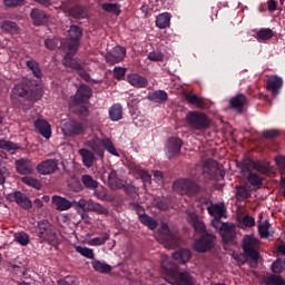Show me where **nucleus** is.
<instances>
[{"instance_id": "nucleus-38", "label": "nucleus", "mask_w": 285, "mask_h": 285, "mask_svg": "<svg viewBox=\"0 0 285 285\" xmlns=\"http://www.w3.org/2000/svg\"><path fill=\"white\" fill-rule=\"evenodd\" d=\"M258 234L263 239L271 237V223L268 220L258 224Z\"/></svg>"}, {"instance_id": "nucleus-44", "label": "nucleus", "mask_w": 285, "mask_h": 285, "mask_svg": "<svg viewBox=\"0 0 285 285\" xmlns=\"http://www.w3.org/2000/svg\"><path fill=\"white\" fill-rule=\"evenodd\" d=\"M273 35L272 29H261L258 32H256V39L257 41H268V39H273Z\"/></svg>"}, {"instance_id": "nucleus-35", "label": "nucleus", "mask_w": 285, "mask_h": 285, "mask_svg": "<svg viewBox=\"0 0 285 285\" xmlns=\"http://www.w3.org/2000/svg\"><path fill=\"white\" fill-rule=\"evenodd\" d=\"M92 268L94 271H96L97 273H110V271H112V267H110V265L106 264V262H100L97 259H94L91 262Z\"/></svg>"}, {"instance_id": "nucleus-19", "label": "nucleus", "mask_w": 285, "mask_h": 285, "mask_svg": "<svg viewBox=\"0 0 285 285\" xmlns=\"http://www.w3.org/2000/svg\"><path fill=\"white\" fill-rule=\"evenodd\" d=\"M57 160L47 159L37 166V170L40 175H52L57 170Z\"/></svg>"}, {"instance_id": "nucleus-20", "label": "nucleus", "mask_w": 285, "mask_h": 285, "mask_svg": "<svg viewBox=\"0 0 285 285\" xmlns=\"http://www.w3.org/2000/svg\"><path fill=\"white\" fill-rule=\"evenodd\" d=\"M127 81L134 88H148V79L144 76H139L138 73L127 75Z\"/></svg>"}, {"instance_id": "nucleus-7", "label": "nucleus", "mask_w": 285, "mask_h": 285, "mask_svg": "<svg viewBox=\"0 0 285 285\" xmlns=\"http://www.w3.org/2000/svg\"><path fill=\"white\" fill-rule=\"evenodd\" d=\"M174 193H178V195H188L193 197V195H197L202 188L197 183L193 181L191 179H178L173 184Z\"/></svg>"}, {"instance_id": "nucleus-14", "label": "nucleus", "mask_w": 285, "mask_h": 285, "mask_svg": "<svg viewBox=\"0 0 285 285\" xmlns=\"http://www.w3.org/2000/svg\"><path fill=\"white\" fill-rule=\"evenodd\" d=\"M90 97H92V89L86 85H81L73 97V104H78V106L88 104Z\"/></svg>"}, {"instance_id": "nucleus-41", "label": "nucleus", "mask_w": 285, "mask_h": 285, "mask_svg": "<svg viewBox=\"0 0 285 285\" xmlns=\"http://www.w3.org/2000/svg\"><path fill=\"white\" fill-rule=\"evenodd\" d=\"M265 285H285L284 278L277 275H269L263 278Z\"/></svg>"}, {"instance_id": "nucleus-36", "label": "nucleus", "mask_w": 285, "mask_h": 285, "mask_svg": "<svg viewBox=\"0 0 285 285\" xmlns=\"http://www.w3.org/2000/svg\"><path fill=\"white\" fill-rule=\"evenodd\" d=\"M138 217L144 226H147L148 228H150V230H155V228H157V220H155L153 217L146 214H138Z\"/></svg>"}, {"instance_id": "nucleus-4", "label": "nucleus", "mask_w": 285, "mask_h": 285, "mask_svg": "<svg viewBox=\"0 0 285 285\" xmlns=\"http://www.w3.org/2000/svg\"><path fill=\"white\" fill-rule=\"evenodd\" d=\"M33 233H36L40 244H57L55 227H52V224L48 219L38 222Z\"/></svg>"}, {"instance_id": "nucleus-63", "label": "nucleus", "mask_w": 285, "mask_h": 285, "mask_svg": "<svg viewBox=\"0 0 285 285\" xmlns=\"http://www.w3.org/2000/svg\"><path fill=\"white\" fill-rule=\"evenodd\" d=\"M4 6L8 8H17V6L23 4V0H3Z\"/></svg>"}, {"instance_id": "nucleus-64", "label": "nucleus", "mask_w": 285, "mask_h": 285, "mask_svg": "<svg viewBox=\"0 0 285 285\" xmlns=\"http://www.w3.org/2000/svg\"><path fill=\"white\" fill-rule=\"evenodd\" d=\"M61 285H75L77 284V277L75 276H67L63 281L60 282Z\"/></svg>"}, {"instance_id": "nucleus-33", "label": "nucleus", "mask_w": 285, "mask_h": 285, "mask_svg": "<svg viewBox=\"0 0 285 285\" xmlns=\"http://www.w3.org/2000/svg\"><path fill=\"white\" fill-rule=\"evenodd\" d=\"M190 257H193L190 249H179L173 254V258L178 264H186V262H190Z\"/></svg>"}, {"instance_id": "nucleus-52", "label": "nucleus", "mask_w": 285, "mask_h": 285, "mask_svg": "<svg viewBox=\"0 0 285 285\" xmlns=\"http://www.w3.org/2000/svg\"><path fill=\"white\" fill-rule=\"evenodd\" d=\"M0 148L2 150H19L20 146L9 140L0 139Z\"/></svg>"}, {"instance_id": "nucleus-8", "label": "nucleus", "mask_w": 285, "mask_h": 285, "mask_svg": "<svg viewBox=\"0 0 285 285\" xmlns=\"http://www.w3.org/2000/svg\"><path fill=\"white\" fill-rule=\"evenodd\" d=\"M243 250L246 259L257 262L259 259V240L255 236H245L243 238Z\"/></svg>"}, {"instance_id": "nucleus-60", "label": "nucleus", "mask_w": 285, "mask_h": 285, "mask_svg": "<svg viewBox=\"0 0 285 285\" xmlns=\"http://www.w3.org/2000/svg\"><path fill=\"white\" fill-rule=\"evenodd\" d=\"M114 77H115V79H118V80L124 79V77H126V68L116 67L114 69Z\"/></svg>"}, {"instance_id": "nucleus-42", "label": "nucleus", "mask_w": 285, "mask_h": 285, "mask_svg": "<svg viewBox=\"0 0 285 285\" xmlns=\"http://www.w3.org/2000/svg\"><path fill=\"white\" fill-rule=\"evenodd\" d=\"M254 169L257 170L258 173H262V175H266L271 173V163L268 161H258V163H253Z\"/></svg>"}, {"instance_id": "nucleus-12", "label": "nucleus", "mask_w": 285, "mask_h": 285, "mask_svg": "<svg viewBox=\"0 0 285 285\" xmlns=\"http://www.w3.org/2000/svg\"><path fill=\"white\" fill-rule=\"evenodd\" d=\"M105 59L109 66H115V63H121L126 59V48L121 46L115 47L111 51L106 53Z\"/></svg>"}, {"instance_id": "nucleus-47", "label": "nucleus", "mask_w": 285, "mask_h": 285, "mask_svg": "<svg viewBox=\"0 0 285 285\" xmlns=\"http://www.w3.org/2000/svg\"><path fill=\"white\" fill-rule=\"evenodd\" d=\"M59 43L62 46V48H68L67 46L63 45V43H66V40L61 41L57 38L45 40V46H46V48H48V50H55V48H57L59 46Z\"/></svg>"}, {"instance_id": "nucleus-18", "label": "nucleus", "mask_w": 285, "mask_h": 285, "mask_svg": "<svg viewBox=\"0 0 285 285\" xmlns=\"http://www.w3.org/2000/svg\"><path fill=\"white\" fill-rule=\"evenodd\" d=\"M282 86H284V80L281 77L272 76L267 79V90H271L272 97H277L279 95V90H282Z\"/></svg>"}, {"instance_id": "nucleus-37", "label": "nucleus", "mask_w": 285, "mask_h": 285, "mask_svg": "<svg viewBox=\"0 0 285 285\" xmlns=\"http://www.w3.org/2000/svg\"><path fill=\"white\" fill-rule=\"evenodd\" d=\"M92 213H97L98 215H108V208L102 206L99 203H95L92 199H89V209Z\"/></svg>"}, {"instance_id": "nucleus-27", "label": "nucleus", "mask_w": 285, "mask_h": 285, "mask_svg": "<svg viewBox=\"0 0 285 285\" xmlns=\"http://www.w3.org/2000/svg\"><path fill=\"white\" fill-rule=\"evenodd\" d=\"M52 204L56 210H70L72 208V203L60 196H53Z\"/></svg>"}, {"instance_id": "nucleus-26", "label": "nucleus", "mask_w": 285, "mask_h": 285, "mask_svg": "<svg viewBox=\"0 0 285 285\" xmlns=\"http://www.w3.org/2000/svg\"><path fill=\"white\" fill-rule=\"evenodd\" d=\"M13 199L18 204V206H20L21 208H24L27 210L32 208V200L21 191H16L13 194Z\"/></svg>"}, {"instance_id": "nucleus-51", "label": "nucleus", "mask_w": 285, "mask_h": 285, "mask_svg": "<svg viewBox=\"0 0 285 285\" xmlns=\"http://www.w3.org/2000/svg\"><path fill=\"white\" fill-rule=\"evenodd\" d=\"M22 184H26L27 186H31V188H36L39 190L41 188V183H39L36 178H32L30 176H24L21 178Z\"/></svg>"}, {"instance_id": "nucleus-58", "label": "nucleus", "mask_w": 285, "mask_h": 285, "mask_svg": "<svg viewBox=\"0 0 285 285\" xmlns=\"http://www.w3.org/2000/svg\"><path fill=\"white\" fill-rule=\"evenodd\" d=\"M95 196L97 197V199H100L101 202H115V197L106 194V191L96 190Z\"/></svg>"}, {"instance_id": "nucleus-16", "label": "nucleus", "mask_w": 285, "mask_h": 285, "mask_svg": "<svg viewBox=\"0 0 285 285\" xmlns=\"http://www.w3.org/2000/svg\"><path fill=\"white\" fill-rule=\"evenodd\" d=\"M208 214L220 222L222 217H226V205L224 203H216L207 206Z\"/></svg>"}, {"instance_id": "nucleus-30", "label": "nucleus", "mask_w": 285, "mask_h": 285, "mask_svg": "<svg viewBox=\"0 0 285 285\" xmlns=\"http://www.w3.org/2000/svg\"><path fill=\"white\" fill-rule=\"evenodd\" d=\"M173 16L168 12L160 13L156 17V27L160 30H165V28H170V19Z\"/></svg>"}, {"instance_id": "nucleus-57", "label": "nucleus", "mask_w": 285, "mask_h": 285, "mask_svg": "<svg viewBox=\"0 0 285 285\" xmlns=\"http://www.w3.org/2000/svg\"><path fill=\"white\" fill-rule=\"evenodd\" d=\"M249 195H250V193L248 191V189H246V187H238L236 189V197L240 202L244 200V199H248Z\"/></svg>"}, {"instance_id": "nucleus-46", "label": "nucleus", "mask_w": 285, "mask_h": 285, "mask_svg": "<svg viewBox=\"0 0 285 285\" xmlns=\"http://www.w3.org/2000/svg\"><path fill=\"white\" fill-rule=\"evenodd\" d=\"M14 242H18L20 246H28V244H30V236L24 232L16 233Z\"/></svg>"}, {"instance_id": "nucleus-24", "label": "nucleus", "mask_w": 285, "mask_h": 285, "mask_svg": "<svg viewBox=\"0 0 285 285\" xmlns=\"http://www.w3.org/2000/svg\"><path fill=\"white\" fill-rule=\"evenodd\" d=\"M129 170L135 177L142 179L144 184H150L153 176L148 171L144 170L139 165H130Z\"/></svg>"}, {"instance_id": "nucleus-22", "label": "nucleus", "mask_w": 285, "mask_h": 285, "mask_svg": "<svg viewBox=\"0 0 285 285\" xmlns=\"http://www.w3.org/2000/svg\"><path fill=\"white\" fill-rule=\"evenodd\" d=\"M86 146L94 150L98 157H101L104 159V139H100L99 137H94L89 140H87Z\"/></svg>"}, {"instance_id": "nucleus-6", "label": "nucleus", "mask_w": 285, "mask_h": 285, "mask_svg": "<svg viewBox=\"0 0 285 285\" xmlns=\"http://www.w3.org/2000/svg\"><path fill=\"white\" fill-rule=\"evenodd\" d=\"M11 97L12 99H17V97H26L27 99L37 101L38 99H41V89L37 86H30L29 81L24 80L13 87Z\"/></svg>"}, {"instance_id": "nucleus-2", "label": "nucleus", "mask_w": 285, "mask_h": 285, "mask_svg": "<svg viewBox=\"0 0 285 285\" xmlns=\"http://www.w3.org/2000/svg\"><path fill=\"white\" fill-rule=\"evenodd\" d=\"M187 220L194 227L195 233L202 235L199 239H197L194 244L195 250L197 253H208L215 246V235L206 232V224L204 220L199 219L197 216V212H191L187 209Z\"/></svg>"}, {"instance_id": "nucleus-3", "label": "nucleus", "mask_w": 285, "mask_h": 285, "mask_svg": "<svg viewBox=\"0 0 285 285\" xmlns=\"http://www.w3.org/2000/svg\"><path fill=\"white\" fill-rule=\"evenodd\" d=\"M161 268L174 279V285H195V278L186 271H179L177 265L170 262V257H161Z\"/></svg>"}, {"instance_id": "nucleus-9", "label": "nucleus", "mask_w": 285, "mask_h": 285, "mask_svg": "<svg viewBox=\"0 0 285 285\" xmlns=\"http://www.w3.org/2000/svg\"><path fill=\"white\" fill-rule=\"evenodd\" d=\"M158 242L165 244L167 248H175L179 245L177 234H174L166 223H163L159 228Z\"/></svg>"}, {"instance_id": "nucleus-13", "label": "nucleus", "mask_w": 285, "mask_h": 285, "mask_svg": "<svg viewBox=\"0 0 285 285\" xmlns=\"http://www.w3.org/2000/svg\"><path fill=\"white\" fill-rule=\"evenodd\" d=\"M107 184L111 190H119L126 186V176H122L119 171L111 170L108 174Z\"/></svg>"}, {"instance_id": "nucleus-61", "label": "nucleus", "mask_w": 285, "mask_h": 285, "mask_svg": "<svg viewBox=\"0 0 285 285\" xmlns=\"http://www.w3.org/2000/svg\"><path fill=\"white\" fill-rule=\"evenodd\" d=\"M76 112H78V115H81L82 117H88L89 115L88 107H86L83 104H76Z\"/></svg>"}, {"instance_id": "nucleus-45", "label": "nucleus", "mask_w": 285, "mask_h": 285, "mask_svg": "<svg viewBox=\"0 0 285 285\" xmlns=\"http://www.w3.org/2000/svg\"><path fill=\"white\" fill-rule=\"evenodd\" d=\"M102 148H105V150H108L110 155H114V157H119V153H117V148H115V144H112V140H110V138L102 139Z\"/></svg>"}, {"instance_id": "nucleus-17", "label": "nucleus", "mask_w": 285, "mask_h": 285, "mask_svg": "<svg viewBox=\"0 0 285 285\" xmlns=\"http://www.w3.org/2000/svg\"><path fill=\"white\" fill-rule=\"evenodd\" d=\"M16 170L19 175H32L35 165L26 158H20L16 161Z\"/></svg>"}, {"instance_id": "nucleus-25", "label": "nucleus", "mask_w": 285, "mask_h": 285, "mask_svg": "<svg viewBox=\"0 0 285 285\" xmlns=\"http://www.w3.org/2000/svg\"><path fill=\"white\" fill-rule=\"evenodd\" d=\"M30 17L36 26H43V23H48V14L43 10L32 9Z\"/></svg>"}, {"instance_id": "nucleus-34", "label": "nucleus", "mask_w": 285, "mask_h": 285, "mask_svg": "<svg viewBox=\"0 0 285 285\" xmlns=\"http://www.w3.org/2000/svg\"><path fill=\"white\" fill-rule=\"evenodd\" d=\"M110 239V234L102 233L98 237H94L87 242L88 246H104Z\"/></svg>"}, {"instance_id": "nucleus-5", "label": "nucleus", "mask_w": 285, "mask_h": 285, "mask_svg": "<svg viewBox=\"0 0 285 285\" xmlns=\"http://www.w3.org/2000/svg\"><path fill=\"white\" fill-rule=\"evenodd\" d=\"M186 122L190 130L204 132L210 128V118L202 111H189L186 116Z\"/></svg>"}, {"instance_id": "nucleus-29", "label": "nucleus", "mask_w": 285, "mask_h": 285, "mask_svg": "<svg viewBox=\"0 0 285 285\" xmlns=\"http://www.w3.org/2000/svg\"><path fill=\"white\" fill-rule=\"evenodd\" d=\"M0 29L6 35H19V32H21V29L19 28V24H17V22H12L10 20L3 21L0 24Z\"/></svg>"}, {"instance_id": "nucleus-59", "label": "nucleus", "mask_w": 285, "mask_h": 285, "mask_svg": "<svg viewBox=\"0 0 285 285\" xmlns=\"http://www.w3.org/2000/svg\"><path fill=\"white\" fill-rule=\"evenodd\" d=\"M147 57L149 61H164V53L161 51H151Z\"/></svg>"}, {"instance_id": "nucleus-50", "label": "nucleus", "mask_w": 285, "mask_h": 285, "mask_svg": "<svg viewBox=\"0 0 285 285\" xmlns=\"http://www.w3.org/2000/svg\"><path fill=\"white\" fill-rule=\"evenodd\" d=\"M247 181L250 184V186H255L256 188H259V186H262L263 179L256 173L249 171L247 176Z\"/></svg>"}, {"instance_id": "nucleus-48", "label": "nucleus", "mask_w": 285, "mask_h": 285, "mask_svg": "<svg viewBox=\"0 0 285 285\" xmlns=\"http://www.w3.org/2000/svg\"><path fill=\"white\" fill-rule=\"evenodd\" d=\"M76 253L82 255V257H87V259H95V252L88 247L76 246Z\"/></svg>"}, {"instance_id": "nucleus-49", "label": "nucleus", "mask_w": 285, "mask_h": 285, "mask_svg": "<svg viewBox=\"0 0 285 285\" xmlns=\"http://www.w3.org/2000/svg\"><path fill=\"white\" fill-rule=\"evenodd\" d=\"M27 68H29L33 72L35 77H37L38 79H41L42 73H41V68H39V62L35 60H28Z\"/></svg>"}, {"instance_id": "nucleus-43", "label": "nucleus", "mask_w": 285, "mask_h": 285, "mask_svg": "<svg viewBox=\"0 0 285 285\" xmlns=\"http://www.w3.org/2000/svg\"><path fill=\"white\" fill-rule=\"evenodd\" d=\"M186 100L191 104V106H196V108H204V99L198 97L195 94L186 95Z\"/></svg>"}, {"instance_id": "nucleus-56", "label": "nucleus", "mask_w": 285, "mask_h": 285, "mask_svg": "<svg viewBox=\"0 0 285 285\" xmlns=\"http://www.w3.org/2000/svg\"><path fill=\"white\" fill-rule=\"evenodd\" d=\"M240 226H245V228H250L253 226H255V218L250 217V216H242L238 219Z\"/></svg>"}, {"instance_id": "nucleus-55", "label": "nucleus", "mask_w": 285, "mask_h": 285, "mask_svg": "<svg viewBox=\"0 0 285 285\" xmlns=\"http://www.w3.org/2000/svg\"><path fill=\"white\" fill-rule=\"evenodd\" d=\"M102 10L105 12H110L111 14H120L121 10H119V6L116 3H104Z\"/></svg>"}, {"instance_id": "nucleus-39", "label": "nucleus", "mask_w": 285, "mask_h": 285, "mask_svg": "<svg viewBox=\"0 0 285 285\" xmlns=\"http://www.w3.org/2000/svg\"><path fill=\"white\" fill-rule=\"evenodd\" d=\"M81 181L85 188H89L90 190H95V188H98L99 186V181L95 180L90 175H82Z\"/></svg>"}, {"instance_id": "nucleus-40", "label": "nucleus", "mask_w": 285, "mask_h": 285, "mask_svg": "<svg viewBox=\"0 0 285 285\" xmlns=\"http://www.w3.org/2000/svg\"><path fill=\"white\" fill-rule=\"evenodd\" d=\"M109 117H110L111 121H119V119H121V117H122L121 105H119V104L114 105L109 109Z\"/></svg>"}, {"instance_id": "nucleus-15", "label": "nucleus", "mask_w": 285, "mask_h": 285, "mask_svg": "<svg viewBox=\"0 0 285 285\" xmlns=\"http://www.w3.org/2000/svg\"><path fill=\"white\" fill-rule=\"evenodd\" d=\"M181 153V139L179 138H169L166 147V156L168 159L177 157Z\"/></svg>"}, {"instance_id": "nucleus-53", "label": "nucleus", "mask_w": 285, "mask_h": 285, "mask_svg": "<svg viewBox=\"0 0 285 285\" xmlns=\"http://www.w3.org/2000/svg\"><path fill=\"white\" fill-rule=\"evenodd\" d=\"M273 273H284L285 271V259L278 258L272 264Z\"/></svg>"}, {"instance_id": "nucleus-32", "label": "nucleus", "mask_w": 285, "mask_h": 285, "mask_svg": "<svg viewBox=\"0 0 285 285\" xmlns=\"http://www.w3.org/2000/svg\"><path fill=\"white\" fill-rule=\"evenodd\" d=\"M149 101L154 104H164L168 101V94L165 90H156L148 94Z\"/></svg>"}, {"instance_id": "nucleus-62", "label": "nucleus", "mask_w": 285, "mask_h": 285, "mask_svg": "<svg viewBox=\"0 0 285 285\" xmlns=\"http://www.w3.org/2000/svg\"><path fill=\"white\" fill-rule=\"evenodd\" d=\"M122 188H124L125 193L127 195H130L131 197H135V195H137V188L132 185H128L127 180H126V184Z\"/></svg>"}, {"instance_id": "nucleus-21", "label": "nucleus", "mask_w": 285, "mask_h": 285, "mask_svg": "<svg viewBox=\"0 0 285 285\" xmlns=\"http://www.w3.org/2000/svg\"><path fill=\"white\" fill-rule=\"evenodd\" d=\"M61 8L65 14H68V17H72L73 19H86V17H88V12H86L83 7L76 6L71 9H68V7L62 6Z\"/></svg>"}, {"instance_id": "nucleus-10", "label": "nucleus", "mask_w": 285, "mask_h": 285, "mask_svg": "<svg viewBox=\"0 0 285 285\" xmlns=\"http://www.w3.org/2000/svg\"><path fill=\"white\" fill-rule=\"evenodd\" d=\"M212 226L219 232L223 240L233 242L235 237V225H228L222 220L212 219Z\"/></svg>"}, {"instance_id": "nucleus-11", "label": "nucleus", "mask_w": 285, "mask_h": 285, "mask_svg": "<svg viewBox=\"0 0 285 285\" xmlns=\"http://www.w3.org/2000/svg\"><path fill=\"white\" fill-rule=\"evenodd\" d=\"M62 132L65 137H77L79 135H86V126L79 121L71 120L65 124Z\"/></svg>"}, {"instance_id": "nucleus-54", "label": "nucleus", "mask_w": 285, "mask_h": 285, "mask_svg": "<svg viewBox=\"0 0 285 285\" xmlns=\"http://www.w3.org/2000/svg\"><path fill=\"white\" fill-rule=\"evenodd\" d=\"M215 173V161L214 160H205L203 164V174L204 175H212Z\"/></svg>"}, {"instance_id": "nucleus-1", "label": "nucleus", "mask_w": 285, "mask_h": 285, "mask_svg": "<svg viewBox=\"0 0 285 285\" xmlns=\"http://www.w3.org/2000/svg\"><path fill=\"white\" fill-rule=\"evenodd\" d=\"M68 35L69 39L62 42V45L67 47V50H69L63 58V66L71 68V70H77L82 79H88L89 76L81 67V63L72 58L75 57V52H77V48H79V39H81L83 31L77 26H71L68 30Z\"/></svg>"}, {"instance_id": "nucleus-28", "label": "nucleus", "mask_w": 285, "mask_h": 285, "mask_svg": "<svg viewBox=\"0 0 285 285\" xmlns=\"http://www.w3.org/2000/svg\"><path fill=\"white\" fill-rule=\"evenodd\" d=\"M79 155L82 159L83 166H86V168H92V165L95 164V153L87 148H82L79 149Z\"/></svg>"}, {"instance_id": "nucleus-31", "label": "nucleus", "mask_w": 285, "mask_h": 285, "mask_svg": "<svg viewBox=\"0 0 285 285\" xmlns=\"http://www.w3.org/2000/svg\"><path fill=\"white\" fill-rule=\"evenodd\" d=\"M232 108L237 112H242L244 110V106H246V96L238 94L229 101Z\"/></svg>"}, {"instance_id": "nucleus-23", "label": "nucleus", "mask_w": 285, "mask_h": 285, "mask_svg": "<svg viewBox=\"0 0 285 285\" xmlns=\"http://www.w3.org/2000/svg\"><path fill=\"white\" fill-rule=\"evenodd\" d=\"M35 128L38 129L45 139H50V137H52V129L50 128V124H48V121L38 118L35 120Z\"/></svg>"}]
</instances>
